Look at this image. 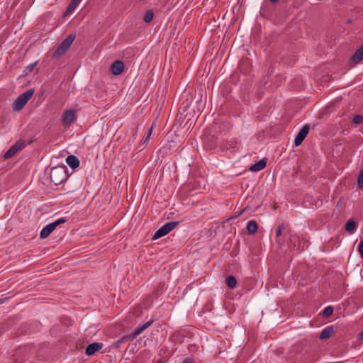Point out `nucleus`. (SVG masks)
<instances>
[{
	"label": "nucleus",
	"mask_w": 363,
	"mask_h": 363,
	"mask_svg": "<svg viewBox=\"0 0 363 363\" xmlns=\"http://www.w3.org/2000/svg\"><path fill=\"white\" fill-rule=\"evenodd\" d=\"M182 363H194L192 358H186Z\"/></svg>",
	"instance_id": "obj_30"
},
{
	"label": "nucleus",
	"mask_w": 363,
	"mask_h": 363,
	"mask_svg": "<svg viewBox=\"0 0 363 363\" xmlns=\"http://www.w3.org/2000/svg\"><path fill=\"white\" fill-rule=\"evenodd\" d=\"M272 3H277L279 0H269Z\"/></svg>",
	"instance_id": "obj_32"
},
{
	"label": "nucleus",
	"mask_w": 363,
	"mask_h": 363,
	"mask_svg": "<svg viewBox=\"0 0 363 363\" xmlns=\"http://www.w3.org/2000/svg\"><path fill=\"white\" fill-rule=\"evenodd\" d=\"M357 186L359 189L363 188V169L360 171L357 178Z\"/></svg>",
	"instance_id": "obj_24"
},
{
	"label": "nucleus",
	"mask_w": 363,
	"mask_h": 363,
	"mask_svg": "<svg viewBox=\"0 0 363 363\" xmlns=\"http://www.w3.org/2000/svg\"><path fill=\"white\" fill-rule=\"evenodd\" d=\"M258 225L256 221L251 220H250L247 224L246 229L250 234H254L257 231Z\"/></svg>",
	"instance_id": "obj_17"
},
{
	"label": "nucleus",
	"mask_w": 363,
	"mask_h": 363,
	"mask_svg": "<svg viewBox=\"0 0 363 363\" xmlns=\"http://www.w3.org/2000/svg\"><path fill=\"white\" fill-rule=\"evenodd\" d=\"M124 63L123 61L118 60H116L111 67V72L113 75L121 74L124 69Z\"/></svg>",
	"instance_id": "obj_8"
},
{
	"label": "nucleus",
	"mask_w": 363,
	"mask_h": 363,
	"mask_svg": "<svg viewBox=\"0 0 363 363\" xmlns=\"http://www.w3.org/2000/svg\"><path fill=\"white\" fill-rule=\"evenodd\" d=\"M179 221H171L165 223L155 233L152 239L157 240L161 237L166 235L174 228H176L179 225Z\"/></svg>",
	"instance_id": "obj_4"
},
{
	"label": "nucleus",
	"mask_w": 363,
	"mask_h": 363,
	"mask_svg": "<svg viewBox=\"0 0 363 363\" xmlns=\"http://www.w3.org/2000/svg\"><path fill=\"white\" fill-rule=\"evenodd\" d=\"M336 327L334 325H329L325 328L319 335L320 340L328 339L335 331Z\"/></svg>",
	"instance_id": "obj_12"
},
{
	"label": "nucleus",
	"mask_w": 363,
	"mask_h": 363,
	"mask_svg": "<svg viewBox=\"0 0 363 363\" xmlns=\"http://www.w3.org/2000/svg\"><path fill=\"white\" fill-rule=\"evenodd\" d=\"M76 35L74 33L69 34L55 49L52 54L55 58H59L63 55L74 40Z\"/></svg>",
	"instance_id": "obj_2"
},
{
	"label": "nucleus",
	"mask_w": 363,
	"mask_h": 363,
	"mask_svg": "<svg viewBox=\"0 0 363 363\" xmlns=\"http://www.w3.org/2000/svg\"><path fill=\"white\" fill-rule=\"evenodd\" d=\"M34 92L35 90L33 89H30L19 95L13 104V109L18 111H21L30 99Z\"/></svg>",
	"instance_id": "obj_3"
},
{
	"label": "nucleus",
	"mask_w": 363,
	"mask_h": 363,
	"mask_svg": "<svg viewBox=\"0 0 363 363\" xmlns=\"http://www.w3.org/2000/svg\"><path fill=\"white\" fill-rule=\"evenodd\" d=\"M50 177L51 182L56 186L66 182L69 177L67 167L63 165L52 167L50 170Z\"/></svg>",
	"instance_id": "obj_1"
},
{
	"label": "nucleus",
	"mask_w": 363,
	"mask_h": 363,
	"mask_svg": "<svg viewBox=\"0 0 363 363\" xmlns=\"http://www.w3.org/2000/svg\"><path fill=\"white\" fill-rule=\"evenodd\" d=\"M287 226H288V225L285 224V223H281V224L279 225V226L277 227V228L276 230V236L279 237L281 235L282 231L284 230H285Z\"/></svg>",
	"instance_id": "obj_23"
},
{
	"label": "nucleus",
	"mask_w": 363,
	"mask_h": 363,
	"mask_svg": "<svg viewBox=\"0 0 363 363\" xmlns=\"http://www.w3.org/2000/svg\"><path fill=\"white\" fill-rule=\"evenodd\" d=\"M358 337H359V340H363V330L361 333H359Z\"/></svg>",
	"instance_id": "obj_31"
},
{
	"label": "nucleus",
	"mask_w": 363,
	"mask_h": 363,
	"mask_svg": "<svg viewBox=\"0 0 363 363\" xmlns=\"http://www.w3.org/2000/svg\"><path fill=\"white\" fill-rule=\"evenodd\" d=\"M363 60V43L362 45L350 57V63L352 66H354Z\"/></svg>",
	"instance_id": "obj_10"
},
{
	"label": "nucleus",
	"mask_w": 363,
	"mask_h": 363,
	"mask_svg": "<svg viewBox=\"0 0 363 363\" xmlns=\"http://www.w3.org/2000/svg\"><path fill=\"white\" fill-rule=\"evenodd\" d=\"M358 251L361 255V257L363 259V240H361L358 245Z\"/></svg>",
	"instance_id": "obj_28"
},
{
	"label": "nucleus",
	"mask_w": 363,
	"mask_h": 363,
	"mask_svg": "<svg viewBox=\"0 0 363 363\" xmlns=\"http://www.w3.org/2000/svg\"><path fill=\"white\" fill-rule=\"evenodd\" d=\"M333 313V307L331 306H328L324 308L322 312V315L325 318H328Z\"/></svg>",
	"instance_id": "obj_21"
},
{
	"label": "nucleus",
	"mask_w": 363,
	"mask_h": 363,
	"mask_svg": "<svg viewBox=\"0 0 363 363\" xmlns=\"http://www.w3.org/2000/svg\"><path fill=\"white\" fill-rule=\"evenodd\" d=\"M362 121L363 116L361 115H356L352 119V122L355 124H360Z\"/></svg>",
	"instance_id": "obj_26"
},
{
	"label": "nucleus",
	"mask_w": 363,
	"mask_h": 363,
	"mask_svg": "<svg viewBox=\"0 0 363 363\" xmlns=\"http://www.w3.org/2000/svg\"><path fill=\"white\" fill-rule=\"evenodd\" d=\"M153 323L152 320H150L145 323L143 324L141 326L136 328L133 333L129 334V337L130 339L133 340L138 335H139L142 332H143L145 329H147L149 326H150Z\"/></svg>",
	"instance_id": "obj_11"
},
{
	"label": "nucleus",
	"mask_w": 363,
	"mask_h": 363,
	"mask_svg": "<svg viewBox=\"0 0 363 363\" xmlns=\"http://www.w3.org/2000/svg\"><path fill=\"white\" fill-rule=\"evenodd\" d=\"M26 145V141L18 140L6 152L4 155V159H9L13 157L18 151L24 148Z\"/></svg>",
	"instance_id": "obj_5"
},
{
	"label": "nucleus",
	"mask_w": 363,
	"mask_h": 363,
	"mask_svg": "<svg viewBox=\"0 0 363 363\" xmlns=\"http://www.w3.org/2000/svg\"><path fill=\"white\" fill-rule=\"evenodd\" d=\"M130 340H132V339H130V337H129V335H125V336L122 337L121 338H120L119 340H118L114 343L113 346L116 348H118V347H120L121 344H123L127 341H130Z\"/></svg>",
	"instance_id": "obj_20"
},
{
	"label": "nucleus",
	"mask_w": 363,
	"mask_h": 363,
	"mask_svg": "<svg viewBox=\"0 0 363 363\" xmlns=\"http://www.w3.org/2000/svg\"><path fill=\"white\" fill-rule=\"evenodd\" d=\"M55 228H56L52 223L47 225L40 231V238L41 239L47 238Z\"/></svg>",
	"instance_id": "obj_13"
},
{
	"label": "nucleus",
	"mask_w": 363,
	"mask_h": 363,
	"mask_svg": "<svg viewBox=\"0 0 363 363\" xmlns=\"http://www.w3.org/2000/svg\"><path fill=\"white\" fill-rule=\"evenodd\" d=\"M357 228V223L353 219H350L347 221L345 225V230L350 233L352 234Z\"/></svg>",
	"instance_id": "obj_16"
},
{
	"label": "nucleus",
	"mask_w": 363,
	"mask_h": 363,
	"mask_svg": "<svg viewBox=\"0 0 363 363\" xmlns=\"http://www.w3.org/2000/svg\"><path fill=\"white\" fill-rule=\"evenodd\" d=\"M267 165V160L265 159H262L255 163L254 164L251 165L250 167V170L254 172H259L262 169H263Z\"/></svg>",
	"instance_id": "obj_14"
},
{
	"label": "nucleus",
	"mask_w": 363,
	"mask_h": 363,
	"mask_svg": "<svg viewBox=\"0 0 363 363\" xmlns=\"http://www.w3.org/2000/svg\"><path fill=\"white\" fill-rule=\"evenodd\" d=\"M3 302H4V301L0 299V303H2Z\"/></svg>",
	"instance_id": "obj_33"
},
{
	"label": "nucleus",
	"mask_w": 363,
	"mask_h": 363,
	"mask_svg": "<svg viewBox=\"0 0 363 363\" xmlns=\"http://www.w3.org/2000/svg\"><path fill=\"white\" fill-rule=\"evenodd\" d=\"M154 17V13L152 10H148L147 11L146 13L145 14V16H144V21L145 23H150L152 18Z\"/></svg>",
	"instance_id": "obj_22"
},
{
	"label": "nucleus",
	"mask_w": 363,
	"mask_h": 363,
	"mask_svg": "<svg viewBox=\"0 0 363 363\" xmlns=\"http://www.w3.org/2000/svg\"><path fill=\"white\" fill-rule=\"evenodd\" d=\"M226 284L228 286L230 289H233L237 285L236 278L233 276H229L226 279Z\"/></svg>",
	"instance_id": "obj_19"
},
{
	"label": "nucleus",
	"mask_w": 363,
	"mask_h": 363,
	"mask_svg": "<svg viewBox=\"0 0 363 363\" xmlns=\"http://www.w3.org/2000/svg\"><path fill=\"white\" fill-rule=\"evenodd\" d=\"M310 127L308 125H305L301 128L294 140V144L296 146H298L302 143L303 140L307 136Z\"/></svg>",
	"instance_id": "obj_7"
},
{
	"label": "nucleus",
	"mask_w": 363,
	"mask_h": 363,
	"mask_svg": "<svg viewBox=\"0 0 363 363\" xmlns=\"http://www.w3.org/2000/svg\"><path fill=\"white\" fill-rule=\"evenodd\" d=\"M66 162L72 169L79 167L80 164L79 159L73 155H70L66 158Z\"/></svg>",
	"instance_id": "obj_15"
},
{
	"label": "nucleus",
	"mask_w": 363,
	"mask_h": 363,
	"mask_svg": "<svg viewBox=\"0 0 363 363\" xmlns=\"http://www.w3.org/2000/svg\"><path fill=\"white\" fill-rule=\"evenodd\" d=\"M76 119V113L74 110H66L62 116V122L65 125H69L72 123H73Z\"/></svg>",
	"instance_id": "obj_6"
},
{
	"label": "nucleus",
	"mask_w": 363,
	"mask_h": 363,
	"mask_svg": "<svg viewBox=\"0 0 363 363\" xmlns=\"http://www.w3.org/2000/svg\"><path fill=\"white\" fill-rule=\"evenodd\" d=\"M152 128H150L147 133H145V136L143 138V140L142 141L143 142V143H147L149 140H150V138L151 136V134H152Z\"/></svg>",
	"instance_id": "obj_25"
},
{
	"label": "nucleus",
	"mask_w": 363,
	"mask_h": 363,
	"mask_svg": "<svg viewBox=\"0 0 363 363\" xmlns=\"http://www.w3.org/2000/svg\"><path fill=\"white\" fill-rule=\"evenodd\" d=\"M36 65V62H34V63H32L30 65H29L27 67H26V70H28L29 72H31L34 67Z\"/></svg>",
	"instance_id": "obj_29"
},
{
	"label": "nucleus",
	"mask_w": 363,
	"mask_h": 363,
	"mask_svg": "<svg viewBox=\"0 0 363 363\" xmlns=\"http://www.w3.org/2000/svg\"><path fill=\"white\" fill-rule=\"evenodd\" d=\"M82 0H72L69 4L67 10L65 13V15H68L72 13L77 8V5L80 3Z\"/></svg>",
	"instance_id": "obj_18"
},
{
	"label": "nucleus",
	"mask_w": 363,
	"mask_h": 363,
	"mask_svg": "<svg viewBox=\"0 0 363 363\" xmlns=\"http://www.w3.org/2000/svg\"><path fill=\"white\" fill-rule=\"evenodd\" d=\"M104 345L101 342H92L89 344L85 350V354L87 356L93 355L96 352L102 349Z\"/></svg>",
	"instance_id": "obj_9"
},
{
	"label": "nucleus",
	"mask_w": 363,
	"mask_h": 363,
	"mask_svg": "<svg viewBox=\"0 0 363 363\" xmlns=\"http://www.w3.org/2000/svg\"><path fill=\"white\" fill-rule=\"evenodd\" d=\"M66 221H67V219L65 218H60L57 219V220H55V222H53L52 223L54 224V225L56 228L60 224L64 223Z\"/></svg>",
	"instance_id": "obj_27"
}]
</instances>
